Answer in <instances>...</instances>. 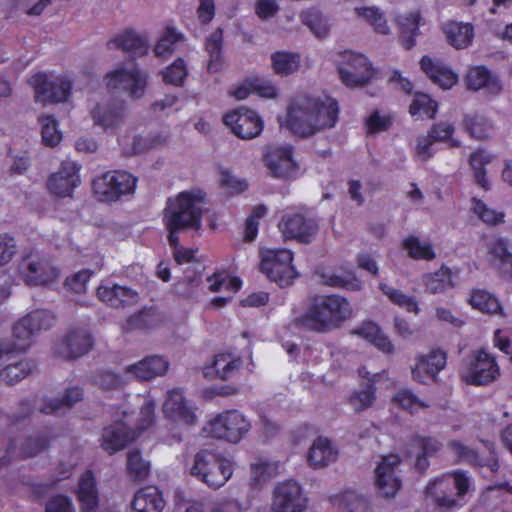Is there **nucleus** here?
<instances>
[{
    "label": "nucleus",
    "mask_w": 512,
    "mask_h": 512,
    "mask_svg": "<svg viewBox=\"0 0 512 512\" xmlns=\"http://www.w3.org/2000/svg\"><path fill=\"white\" fill-rule=\"evenodd\" d=\"M16 440H12L7 448V455L0 459V468L8 465L10 462V455H17L21 457H32L42 452L48 447L49 439L46 435H36L29 437L21 445L17 451Z\"/></svg>",
    "instance_id": "f704fd0d"
},
{
    "label": "nucleus",
    "mask_w": 512,
    "mask_h": 512,
    "mask_svg": "<svg viewBox=\"0 0 512 512\" xmlns=\"http://www.w3.org/2000/svg\"><path fill=\"white\" fill-rule=\"evenodd\" d=\"M278 226L285 238L296 239L303 243L311 242L318 230L316 220L302 213L284 215Z\"/></svg>",
    "instance_id": "aec40b11"
},
{
    "label": "nucleus",
    "mask_w": 512,
    "mask_h": 512,
    "mask_svg": "<svg viewBox=\"0 0 512 512\" xmlns=\"http://www.w3.org/2000/svg\"><path fill=\"white\" fill-rule=\"evenodd\" d=\"M466 82L468 87L473 90L485 88L493 94L501 90L499 79L484 66L472 67L466 75Z\"/></svg>",
    "instance_id": "ea45409f"
},
{
    "label": "nucleus",
    "mask_w": 512,
    "mask_h": 512,
    "mask_svg": "<svg viewBox=\"0 0 512 512\" xmlns=\"http://www.w3.org/2000/svg\"><path fill=\"white\" fill-rule=\"evenodd\" d=\"M190 472L207 486L217 489L223 486L233 474V464L229 459L203 450L194 457Z\"/></svg>",
    "instance_id": "423d86ee"
},
{
    "label": "nucleus",
    "mask_w": 512,
    "mask_h": 512,
    "mask_svg": "<svg viewBox=\"0 0 512 512\" xmlns=\"http://www.w3.org/2000/svg\"><path fill=\"white\" fill-rule=\"evenodd\" d=\"M147 81V73L135 64L118 65L104 76L108 90L125 92L133 99H139L144 95Z\"/></svg>",
    "instance_id": "6e6552de"
},
{
    "label": "nucleus",
    "mask_w": 512,
    "mask_h": 512,
    "mask_svg": "<svg viewBox=\"0 0 512 512\" xmlns=\"http://www.w3.org/2000/svg\"><path fill=\"white\" fill-rule=\"evenodd\" d=\"M338 451L328 438L318 437L312 444L308 462L313 468H323L334 462L337 458Z\"/></svg>",
    "instance_id": "e433bc0d"
},
{
    "label": "nucleus",
    "mask_w": 512,
    "mask_h": 512,
    "mask_svg": "<svg viewBox=\"0 0 512 512\" xmlns=\"http://www.w3.org/2000/svg\"><path fill=\"white\" fill-rule=\"evenodd\" d=\"M307 507V498L302 487L294 480L279 483L274 489L273 512H303Z\"/></svg>",
    "instance_id": "f3484780"
},
{
    "label": "nucleus",
    "mask_w": 512,
    "mask_h": 512,
    "mask_svg": "<svg viewBox=\"0 0 512 512\" xmlns=\"http://www.w3.org/2000/svg\"><path fill=\"white\" fill-rule=\"evenodd\" d=\"M125 104L119 99L103 100L91 109L94 123L104 130L118 127L124 119Z\"/></svg>",
    "instance_id": "b1692460"
},
{
    "label": "nucleus",
    "mask_w": 512,
    "mask_h": 512,
    "mask_svg": "<svg viewBox=\"0 0 512 512\" xmlns=\"http://www.w3.org/2000/svg\"><path fill=\"white\" fill-rule=\"evenodd\" d=\"M359 376L368 380L366 387L360 391L353 393L350 397V404L355 411H362L372 405L375 400V384L381 379L386 378V373H374L370 376V372L366 367L358 370Z\"/></svg>",
    "instance_id": "7c9ffc66"
},
{
    "label": "nucleus",
    "mask_w": 512,
    "mask_h": 512,
    "mask_svg": "<svg viewBox=\"0 0 512 512\" xmlns=\"http://www.w3.org/2000/svg\"><path fill=\"white\" fill-rule=\"evenodd\" d=\"M55 320L51 311L44 309L31 311L14 324L13 335L19 340L27 341L40 331L50 329Z\"/></svg>",
    "instance_id": "412c9836"
},
{
    "label": "nucleus",
    "mask_w": 512,
    "mask_h": 512,
    "mask_svg": "<svg viewBox=\"0 0 512 512\" xmlns=\"http://www.w3.org/2000/svg\"><path fill=\"white\" fill-rule=\"evenodd\" d=\"M300 64V56L284 51L272 55V65L277 74L288 75L295 72Z\"/></svg>",
    "instance_id": "5fc2aeb1"
},
{
    "label": "nucleus",
    "mask_w": 512,
    "mask_h": 512,
    "mask_svg": "<svg viewBox=\"0 0 512 512\" xmlns=\"http://www.w3.org/2000/svg\"><path fill=\"white\" fill-rule=\"evenodd\" d=\"M137 178L122 170L108 171L93 180V191L100 201L112 202L135 191Z\"/></svg>",
    "instance_id": "9d476101"
},
{
    "label": "nucleus",
    "mask_w": 512,
    "mask_h": 512,
    "mask_svg": "<svg viewBox=\"0 0 512 512\" xmlns=\"http://www.w3.org/2000/svg\"><path fill=\"white\" fill-rule=\"evenodd\" d=\"M300 18L302 23L308 26L318 38H322L328 33V22L319 10L307 9L301 13Z\"/></svg>",
    "instance_id": "13d9d810"
},
{
    "label": "nucleus",
    "mask_w": 512,
    "mask_h": 512,
    "mask_svg": "<svg viewBox=\"0 0 512 512\" xmlns=\"http://www.w3.org/2000/svg\"><path fill=\"white\" fill-rule=\"evenodd\" d=\"M203 199L204 194L201 191H184L167 201L163 221L169 231L168 242L174 249L173 255L178 264L191 262L195 257L193 249L179 245L178 232L187 228H201Z\"/></svg>",
    "instance_id": "f03ea898"
},
{
    "label": "nucleus",
    "mask_w": 512,
    "mask_h": 512,
    "mask_svg": "<svg viewBox=\"0 0 512 512\" xmlns=\"http://www.w3.org/2000/svg\"><path fill=\"white\" fill-rule=\"evenodd\" d=\"M356 14L365 19L371 26H373L374 30L379 33L386 35L389 33V27L387 25L386 19L380 10L376 7H356Z\"/></svg>",
    "instance_id": "680f3d73"
},
{
    "label": "nucleus",
    "mask_w": 512,
    "mask_h": 512,
    "mask_svg": "<svg viewBox=\"0 0 512 512\" xmlns=\"http://www.w3.org/2000/svg\"><path fill=\"white\" fill-rule=\"evenodd\" d=\"M351 316L352 307L345 297L337 294L318 295L297 322L304 328L328 332L339 328Z\"/></svg>",
    "instance_id": "7ed1b4c3"
},
{
    "label": "nucleus",
    "mask_w": 512,
    "mask_h": 512,
    "mask_svg": "<svg viewBox=\"0 0 512 512\" xmlns=\"http://www.w3.org/2000/svg\"><path fill=\"white\" fill-rule=\"evenodd\" d=\"M412 446L416 449L417 459L415 467L420 472H423L429 466L427 458L436 454L441 449L442 444L432 437L416 436L412 440Z\"/></svg>",
    "instance_id": "a19ab883"
},
{
    "label": "nucleus",
    "mask_w": 512,
    "mask_h": 512,
    "mask_svg": "<svg viewBox=\"0 0 512 512\" xmlns=\"http://www.w3.org/2000/svg\"><path fill=\"white\" fill-rule=\"evenodd\" d=\"M155 401L146 399L141 407L137 424L134 428L128 427V421L117 420L114 424L104 428L102 434V448L109 454L123 449L134 440L140 432L146 430L154 423Z\"/></svg>",
    "instance_id": "20e7f679"
},
{
    "label": "nucleus",
    "mask_w": 512,
    "mask_h": 512,
    "mask_svg": "<svg viewBox=\"0 0 512 512\" xmlns=\"http://www.w3.org/2000/svg\"><path fill=\"white\" fill-rule=\"evenodd\" d=\"M168 136L162 133H148L146 135H123L118 142L126 155L145 153L158 149L166 144Z\"/></svg>",
    "instance_id": "a878e982"
},
{
    "label": "nucleus",
    "mask_w": 512,
    "mask_h": 512,
    "mask_svg": "<svg viewBox=\"0 0 512 512\" xmlns=\"http://www.w3.org/2000/svg\"><path fill=\"white\" fill-rule=\"evenodd\" d=\"M18 273L25 284L29 286L48 284L59 275L58 269L48 261L31 256L25 257L20 261Z\"/></svg>",
    "instance_id": "a211bd4d"
},
{
    "label": "nucleus",
    "mask_w": 512,
    "mask_h": 512,
    "mask_svg": "<svg viewBox=\"0 0 512 512\" xmlns=\"http://www.w3.org/2000/svg\"><path fill=\"white\" fill-rule=\"evenodd\" d=\"M150 464L142 458L140 451L134 450L128 453L127 470L130 476L137 480H143L149 473Z\"/></svg>",
    "instance_id": "69168bd1"
},
{
    "label": "nucleus",
    "mask_w": 512,
    "mask_h": 512,
    "mask_svg": "<svg viewBox=\"0 0 512 512\" xmlns=\"http://www.w3.org/2000/svg\"><path fill=\"white\" fill-rule=\"evenodd\" d=\"M437 102L432 100L427 94L416 93L410 105L409 112L417 118H433L437 113Z\"/></svg>",
    "instance_id": "864d4df0"
},
{
    "label": "nucleus",
    "mask_w": 512,
    "mask_h": 512,
    "mask_svg": "<svg viewBox=\"0 0 512 512\" xmlns=\"http://www.w3.org/2000/svg\"><path fill=\"white\" fill-rule=\"evenodd\" d=\"M423 282L427 291L433 294L441 293L453 285L450 270L446 267H441L434 273L426 274L423 277Z\"/></svg>",
    "instance_id": "3c124183"
},
{
    "label": "nucleus",
    "mask_w": 512,
    "mask_h": 512,
    "mask_svg": "<svg viewBox=\"0 0 512 512\" xmlns=\"http://www.w3.org/2000/svg\"><path fill=\"white\" fill-rule=\"evenodd\" d=\"M163 413L168 420L178 424L192 425L196 421L194 406L179 389L168 392L167 399L163 404Z\"/></svg>",
    "instance_id": "4be33fe9"
},
{
    "label": "nucleus",
    "mask_w": 512,
    "mask_h": 512,
    "mask_svg": "<svg viewBox=\"0 0 512 512\" xmlns=\"http://www.w3.org/2000/svg\"><path fill=\"white\" fill-rule=\"evenodd\" d=\"M77 498L80 502L81 512H94L98 506L99 497L96 480L93 473L87 470L79 479Z\"/></svg>",
    "instance_id": "72a5a7b5"
},
{
    "label": "nucleus",
    "mask_w": 512,
    "mask_h": 512,
    "mask_svg": "<svg viewBox=\"0 0 512 512\" xmlns=\"http://www.w3.org/2000/svg\"><path fill=\"white\" fill-rule=\"evenodd\" d=\"M24 346L11 340H0V378L8 384H15L27 377L33 364L23 357Z\"/></svg>",
    "instance_id": "1a4fd4ad"
},
{
    "label": "nucleus",
    "mask_w": 512,
    "mask_h": 512,
    "mask_svg": "<svg viewBox=\"0 0 512 512\" xmlns=\"http://www.w3.org/2000/svg\"><path fill=\"white\" fill-rule=\"evenodd\" d=\"M339 107L328 95L302 93L296 95L287 107L286 126L295 135L309 137L334 127Z\"/></svg>",
    "instance_id": "f257e3e1"
},
{
    "label": "nucleus",
    "mask_w": 512,
    "mask_h": 512,
    "mask_svg": "<svg viewBox=\"0 0 512 512\" xmlns=\"http://www.w3.org/2000/svg\"><path fill=\"white\" fill-rule=\"evenodd\" d=\"M241 361L239 357L231 353H219L215 355L213 362L203 368V374L206 378L228 379L231 378L239 369Z\"/></svg>",
    "instance_id": "473e14b6"
},
{
    "label": "nucleus",
    "mask_w": 512,
    "mask_h": 512,
    "mask_svg": "<svg viewBox=\"0 0 512 512\" xmlns=\"http://www.w3.org/2000/svg\"><path fill=\"white\" fill-rule=\"evenodd\" d=\"M265 163L274 177L286 179L297 175L298 169L289 145L269 147L265 154Z\"/></svg>",
    "instance_id": "5701e85b"
},
{
    "label": "nucleus",
    "mask_w": 512,
    "mask_h": 512,
    "mask_svg": "<svg viewBox=\"0 0 512 512\" xmlns=\"http://www.w3.org/2000/svg\"><path fill=\"white\" fill-rule=\"evenodd\" d=\"M379 288L393 304L407 310L408 312L418 313L419 307L415 297L407 295L401 290L391 287L386 283H380Z\"/></svg>",
    "instance_id": "8fccbe9b"
},
{
    "label": "nucleus",
    "mask_w": 512,
    "mask_h": 512,
    "mask_svg": "<svg viewBox=\"0 0 512 512\" xmlns=\"http://www.w3.org/2000/svg\"><path fill=\"white\" fill-rule=\"evenodd\" d=\"M39 122L43 144L49 147L57 146L62 140V133L58 129L56 119L51 115H45L39 118Z\"/></svg>",
    "instance_id": "bf43d9fd"
},
{
    "label": "nucleus",
    "mask_w": 512,
    "mask_h": 512,
    "mask_svg": "<svg viewBox=\"0 0 512 512\" xmlns=\"http://www.w3.org/2000/svg\"><path fill=\"white\" fill-rule=\"evenodd\" d=\"M330 502L333 506L343 508L347 512H368L367 500L355 491L347 490L339 494L331 495Z\"/></svg>",
    "instance_id": "49530a36"
},
{
    "label": "nucleus",
    "mask_w": 512,
    "mask_h": 512,
    "mask_svg": "<svg viewBox=\"0 0 512 512\" xmlns=\"http://www.w3.org/2000/svg\"><path fill=\"white\" fill-rule=\"evenodd\" d=\"M251 428V422L238 410H228L210 420L205 431L212 437L231 443L241 441Z\"/></svg>",
    "instance_id": "f8f14e48"
},
{
    "label": "nucleus",
    "mask_w": 512,
    "mask_h": 512,
    "mask_svg": "<svg viewBox=\"0 0 512 512\" xmlns=\"http://www.w3.org/2000/svg\"><path fill=\"white\" fill-rule=\"evenodd\" d=\"M420 64L425 74L443 89H450L458 81V76L452 70L428 56H424Z\"/></svg>",
    "instance_id": "4c0bfd02"
},
{
    "label": "nucleus",
    "mask_w": 512,
    "mask_h": 512,
    "mask_svg": "<svg viewBox=\"0 0 512 512\" xmlns=\"http://www.w3.org/2000/svg\"><path fill=\"white\" fill-rule=\"evenodd\" d=\"M83 392L78 387H71L65 390L62 398L47 401L41 408V412L51 414L63 408H70L82 399Z\"/></svg>",
    "instance_id": "de8ad7c7"
},
{
    "label": "nucleus",
    "mask_w": 512,
    "mask_h": 512,
    "mask_svg": "<svg viewBox=\"0 0 512 512\" xmlns=\"http://www.w3.org/2000/svg\"><path fill=\"white\" fill-rule=\"evenodd\" d=\"M355 333L372 343L383 353L391 354L394 352V345L388 336L385 335L378 325L373 322H364L355 330Z\"/></svg>",
    "instance_id": "37998d69"
},
{
    "label": "nucleus",
    "mask_w": 512,
    "mask_h": 512,
    "mask_svg": "<svg viewBox=\"0 0 512 512\" xmlns=\"http://www.w3.org/2000/svg\"><path fill=\"white\" fill-rule=\"evenodd\" d=\"M222 38V30L217 29L216 31L211 33L209 37L206 39L205 47L206 51L210 56V60L208 63V71L210 72H216L221 67Z\"/></svg>",
    "instance_id": "603ef678"
},
{
    "label": "nucleus",
    "mask_w": 512,
    "mask_h": 512,
    "mask_svg": "<svg viewBox=\"0 0 512 512\" xmlns=\"http://www.w3.org/2000/svg\"><path fill=\"white\" fill-rule=\"evenodd\" d=\"M492 156L485 151H476L470 155V165L474 170V177L479 186L484 190L489 189V182L486 177L485 165L490 163Z\"/></svg>",
    "instance_id": "4d7b16f0"
},
{
    "label": "nucleus",
    "mask_w": 512,
    "mask_h": 512,
    "mask_svg": "<svg viewBox=\"0 0 512 512\" xmlns=\"http://www.w3.org/2000/svg\"><path fill=\"white\" fill-rule=\"evenodd\" d=\"M97 296L99 300L114 308L132 305L138 301L136 291L116 284L100 285L97 289Z\"/></svg>",
    "instance_id": "2f4dec72"
},
{
    "label": "nucleus",
    "mask_w": 512,
    "mask_h": 512,
    "mask_svg": "<svg viewBox=\"0 0 512 512\" xmlns=\"http://www.w3.org/2000/svg\"><path fill=\"white\" fill-rule=\"evenodd\" d=\"M400 458L396 454L381 457L375 469L378 492L387 498L394 497L402 486L400 476Z\"/></svg>",
    "instance_id": "dca6fc26"
},
{
    "label": "nucleus",
    "mask_w": 512,
    "mask_h": 512,
    "mask_svg": "<svg viewBox=\"0 0 512 512\" xmlns=\"http://www.w3.org/2000/svg\"><path fill=\"white\" fill-rule=\"evenodd\" d=\"M188 72L186 63L183 59L179 58L168 66L163 72V81L167 84L182 85Z\"/></svg>",
    "instance_id": "774afa93"
},
{
    "label": "nucleus",
    "mask_w": 512,
    "mask_h": 512,
    "mask_svg": "<svg viewBox=\"0 0 512 512\" xmlns=\"http://www.w3.org/2000/svg\"><path fill=\"white\" fill-rule=\"evenodd\" d=\"M107 48L108 50H121L133 57H140L148 52L149 42L145 36L127 29L111 38L107 42Z\"/></svg>",
    "instance_id": "bb28decb"
},
{
    "label": "nucleus",
    "mask_w": 512,
    "mask_h": 512,
    "mask_svg": "<svg viewBox=\"0 0 512 512\" xmlns=\"http://www.w3.org/2000/svg\"><path fill=\"white\" fill-rule=\"evenodd\" d=\"M461 375L468 384L487 385L498 378L500 370L495 358L480 350L467 359Z\"/></svg>",
    "instance_id": "4468645a"
},
{
    "label": "nucleus",
    "mask_w": 512,
    "mask_h": 512,
    "mask_svg": "<svg viewBox=\"0 0 512 512\" xmlns=\"http://www.w3.org/2000/svg\"><path fill=\"white\" fill-rule=\"evenodd\" d=\"M445 364L446 354L442 350L433 349L427 355L418 357L417 363L412 369V376L414 380L426 383L430 379L434 380Z\"/></svg>",
    "instance_id": "cd10ccee"
},
{
    "label": "nucleus",
    "mask_w": 512,
    "mask_h": 512,
    "mask_svg": "<svg viewBox=\"0 0 512 512\" xmlns=\"http://www.w3.org/2000/svg\"><path fill=\"white\" fill-rule=\"evenodd\" d=\"M79 170L80 166L76 162L63 161L59 170L51 174L47 181L49 191L57 197H71L81 182Z\"/></svg>",
    "instance_id": "6ab92c4d"
},
{
    "label": "nucleus",
    "mask_w": 512,
    "mask_h": 512,
    "mask_svg": "<svg viewBox=\"0 0 512 512\" xmlns=\"http://www.w3.org/2000/svg\"><path fill=\"white\" fill-rule=\"evenodd\" d=\"M470 479L463 472L445 474L431 481L426 495L440 508L453 510L461 505V497L468 491Z\"/></svg>",
    "instance_id": "39448f33"
},
{
    "label": "nucleus",
    "mask_w": 512,
    "mask_h": 512,
    "mask_svg": "<svg viewBox=\"0 0 512 512\" xmlns=\"http://www.w3.org/2000/svg\"><path fill=\"white\" fill-rule=\"evenodd\" d=\"M470 303L473 308L484 313H502V307L498 299L486 290H473L470 296Z\"/></svg>",
    "instance_id": "09e8293b"
},
{
    "label": "nucleus",
    "mask_w": 512,
    "mask_h": 512,
    "mask_svg": "<svg viewBox=\"0 0 512 512\" xmlns=\"http://www.w3.org/2000/svg\"><path fill=\"white\" fill-rule=\"evenodd\" d=\"M320 277L323 284L335 288L358 291L362 287V282L351 271L336 272L333 270H324L320 274Z\"/></svg>",
    "instance_id": "c03bdc74"
},
{
    "label": "nucleus",
    "mask_w": 512,
    "mask_h": 512,
    "mask_svg": "<svg viewBox=\"0 0 512 512\" xmlns=\"http://www.w3.org/2000/svg\"><path fill=\"white\" fill-rule=\"evenodd\" d=\"M223 122L241 139L257 137L264 126L261 117L254 110L245 107H240L225 114Z\"/></svg>",
    "instance_id": "2eb2a0df"
},
{
    "label": "nucleus",
    "mask_w": 512,
    "mask_h": 512,
    "mask_svg": "<svg viewBox=\"0 0 512 512\" xmlns=\"http://www.w3.org/2000/svg\"><path fill=\"white\" fill-rule=\"evenodd\" d=\"M334 61L341 81L348 87L362 86L373 75L371 63L361 53L351 50L342 51L335 55Z\"/></svg>",
    "instance_id": "9b49d317"
},
{
    "label": "nucleus",
    "mask_w": 512,
    "mask_h": 512,
    "mask_svg": "<svg viewBox=\"0 0 512 512\" xmlns=\"http://www.w3.org/2000/svg\"><path fill=\"white\" fill-rule=\"evenodd\" d=\"M164 505L161 492L154 486L139 489L132 501L135 512H161Z\"/></svg>",
    "instance_id": "c9c22d12"
},
{
    "label": "nucleus",
    "mask_w": 512,
    "mask_h": 512,
    "mask_svg": "<svg viewBox=\"0 0 512 512\" xmlns=\"http://www.w3.org/2000/svg\"><path fill=\"white\" fill-rule=\"evenodd\" d=\"M472 210L475 215L486 225H497L504 222V213L489 207L483 201L473 198Z\"/></svg>",
    "instance_id": "e2e57ef3"
},
{
    "label": "nucleus",
    "mask_w": 512,
    "mask_h": 512,
    "mask_svg": "<svg viewBox=\"0 0 512 512\" xmlns=\"http://www.w3.org/2000/svg\"><path fill=\"white\" fill-rule=\"evenodd\" d=\"M92 345V337L87 329H72L58 344L57 353L66 359L78 358L86 354Z\"/></svg>",
    "instance_id": "393cba45"
},
{
    "label": "nucleus",
    "mask_w": 512,
    "mask_h": 512,
    "mask_svg": "<svg viewBox=\"0 0 512 512\" xmlns=\"http://www.w3.org/2000/svg\"><path fill=\"white\" fill-rule=\"evenodd\" d=\"M182 34L173 27H167L164 34L158 40L154 52L159 57H165L175 49V45L182 40Z\"/></svg>",
    "instance_id": "0e129e2a"
},
{
    "label": "nucleus",
    "mask_w": 512,
    "mask_h": 512,
    "mask_svg": "<svg viewBox=\"0 0 512 512\" xmlns=\"http://www.w3.org/2000/svg\"><path fill=\"white\" fill-rule=\"evenodd\" d=\"M208 289L211 292H224L227 295L218 296L212 300V305L215 307L225 306L230 301L237 291L242 286L240 278L231 276L228 272H216L207 278Z\"/></svg>",
    "instance_id": "c756f323"
},
{
    "label": "nucleus",
    "mask_w": 512,
    "mask_h": 512,
    "mask_svg": "<svg viewBox=\"0 0 512 512\" xmlns=\"http://www.w3.org/2000/svg\"><path fill=\"white\" fill-rule=\"evenodd\" d=\"M278 471V464L266 460H260L251 465V481L254 486H261L274 476Z\"/></svg>",
    "instance_id": "052dcab7"
},
{
    "label": "nucleus",
    "mask_w": 512,
    "mask_h": 512,
    "mask_svg": "<svg viewBox=\"0 0 512 512\" xmlns=\"http://www.w3.org/2000/svg\"><path fill=\"white\" fill-rule=\"evenodd\" d=\"M168 361L157 355L148 356L143 360L129 365L125 368V374L128 380H150L158 376H162L168 370Z\"/></svg>",
    "instance_id": "c85d7f7f"
},
{
    "label": "nucleus",
    "mask_w": 512,
    "mask_h": 512,
    "mask_svg": "<svg viewBox=\"0 0 512 512\" xmlns=\"http://www.w3.org/2000/svg\"><path fill=\"white\" fill-rule=\"evenodd\" d=\"M293 253L288 249H270L262 254L261 271L267 277L284 287L292 284L297 271L292 265Z\"/></svg>",
    "instance_id": "ddd939ff"
},
{
    "label": "nucleus",
    "mask_w": 512,
    "mask_h": 512,
    "mask_svg": "<svg viewBox=\"0 0 512 512\" xmlns=\"http://www.w3.org/2000/svg\"><path fill=\"white\" fill-rule=\"evenodd\" d=\"M465 123L470 135L476 139L488 137L492 130L491 123L484 116H467Z\"/></svg>",
    "instance_id": "338daca9"
},
{
    "label": "nucleus",
    "mask_w": 512,
    "mask_h": 512,
    "mask_svg": "<svg viewBox=\"0 0 512 512\" xmlns=\"http://www.w3.org/2000/svg\"><path fill=\"white\" fill-rule=\"evenodd\" d=\"M29 84L34 89L35 101L42 105L67 101L72 89V81L66 74L38 72L30 77Z\"/></svg>",
    "instance_id": "0eeeda50"
},
{
    "label": "nucleus",
    "mask_w": 512,
    "mask_h": 512,
    "mask_svg": "<svg viewBox=\"0 0 512 512\" xmlns=\"http://www.w3.org/2000/svg\"><path fill=\"white\" fill-rule=\"evenodd\" d=\"M403 247L413 259L432 260L435 252L429 242H422L415 236H409L403 241Z\"/></svg>",
    "instance_id": "6e6d98bb"
},
{
    "label": "nucleus",
    "mask_w": 512,
    "mask_h": 512,
    "mask_svg": "<svg viewBox=\"0 0 512 512\" xmlns=\"http://www.w3.org/2000/svg\"><path fill=\"white\" fill-rule=\"evenodd\" d=\"M443 30L447 41L456 49L466 48L474 37L473 26L469 23L449 22Z\"/></svg>",
    "instance_id": "79ce46f5"
},
{
    "label": "nucleus",
    "mask_w": 512,
    "mask_h": 512,
    "mask_svg": "<svg viewBox=\"0 0 512 512\" xmlns=\"http://www.w3.org/2000/svg\"><path fill=\"white\" fill-rule=\"evenodd\" d=\"M420 19L418 11H412L397 17V22L401 28L402 45L407 50L415 45L414 38L418 35Z\"/></svg>",
    "instance_id": "a18cd8bd"
},
{
    "label": "nucleus",
    "mask_w": 512,
    "mask_h": 512,
    "mask_svg": "<svg viewBox=\"0 0 512 512\" xmlns=\"http://www.w3.org/2000/svg\"><path fill=\"white\" fill-rule=\"evenodd\" d=\"M448 447L458 456L460 461L470 463L481 468L487 467L490 472H495L499 468V463L494 453L487 459L481 458L473 449L465 446L458 441H450Z\"/></svg>",
    "instance_id": "58836bf2"
}]
</instances>
